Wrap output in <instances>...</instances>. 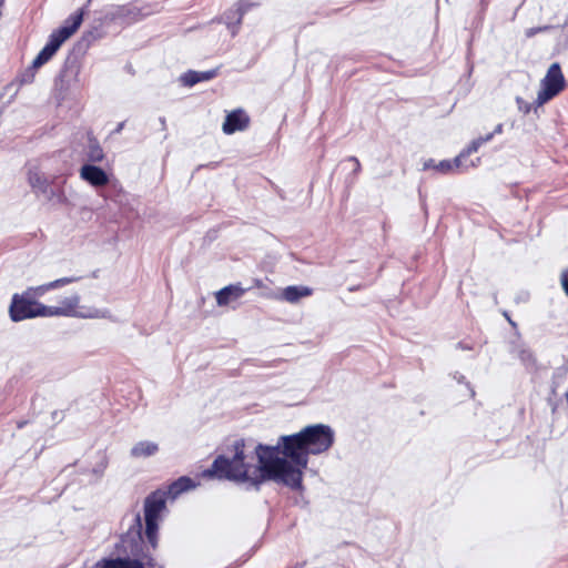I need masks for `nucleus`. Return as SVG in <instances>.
<instances>
[{"label":"nucleus","mask_w":568,"mask_h":568,"mask_svg":"<svg viewBox=\"0 0 568 568\" xmlns=\"http://www.w3.org/2000/svg\"><path fill=\"white\" fill-rule=\"evenodd\" d=\"M334 440L333 428L325 424L308 425L296 434L283 435L276 445L252 446L245 439H237L232 445V456H217L207 473L256 490L266 480L297 490L302 488L308 455L327 452Z\"/></svg>","instance_id":"obj_1"},{"label":"nucleus","mask_w":568,"mask_h":568,"mask_svg":"<svg viewBox=\"0 0 568 568\" xmlns=\"http://www.w3.org/2000/svg\"><path fill=\"white\" fill-rule=\"evenodd\" d=\"M65 316L79 318H110L108 310L80 306V296L72 294L62 298L57 306H49V317Z\"/></svg>","instance_id":"obj_2"},{"label":"nucleus","mask_w":568,"mask_h":568,"mask_svg":"<svg viewBox=\"0 0 568 568\" xmlns=\"http://www.w3.org/2000/svg\"><path fill=\"white\" fill-rule=\"evenodd\" d=\"M9 315L13 322H21L34 317H49V306L32 300L27 293L13 294L9 307Z\"/></svg>","instance_id":"obj_3"},{"label":"nucleus","mask_w":568,"mask_h":568,"mask_svg":"<svg viewBox=\"0 0 568 568\" xmlns=\"http://www.w3.org/2000/svg\"><path fill=\"white\" fill-rule=\"evenodd\" d=\"M165 504V493L161 490L152 493L144 501L145 536L152 547L156 546L158 521Z\"/></svg>","instance_id":"obj_4"},{"label":"nucleus","mask_w":568,"mask_h":568,"mask_svg":"<svg viewBox=\"0 0 568 568\" xmlns=\"http://www.w3.org/2000/svg\"><path fill=\"white\" fill-rule=\"evenodd\" d=\"M565 88V77L558 62L552 63L540 82V90L537 94L536 103L538 106L545 104Z\"/></svg>","instance_id":"obj_5"},{"label":"nucleus","mask_w":568,"mask_h":568,"mask_svg":"<svg viewBox=\"0 0 568 568\" xmlns=\"http://www.w3.org/2000/svg\"><path fill=\"white\" fill-rule=\"evenodd\" d=\"M248 124V115L242 109H237L226 115L222 130L225 134L230 135L237 131H244Z\"/></svg>","instance_id":"obj_6"},{"label":"nucleus","mask_w":568,"mask_h":568,"mask_svg":"<svg viewBox=\"0 0 568 568\" xmlns=\"http://www.w3.org/2000/svg\"><path fill=\"white\" fill-rule=\"evenodd\" d=\"M80 278L75 276H69V277H61L58 280H54L52 282L39 285V286H32L28 287L24 293H27L32 300L42 297L47 292L60 288L62 286H65L68 284H72L78 282Z\"/></svg>","instance_id":"obj_7"},{"label":"nucleus","mask_w":568,"mask_h":568,"mask_svg":"<svg viewBox=\"0 0 568 568\" xmlns=\"http://www.w3.org/2000/svg\"><path fill=\"white\" fill-rule=\"evenodd\" d=\"M83 10H79L74 13H72L63 23L62 27H60L58 30L53 31L52 34L58 39L61 40L63 43L65 40H68L81 26L83 20Z\"/></svg>","instance_id":"obj_8"},{"label":"nucleus","mask_w":568,"mask_h":568,"mask_svg":"<svg viewBox=\"0 0 568 568\" xmlns=\"http://www.w3.org/2000/svg\"><path fill=\"white\" fill-rule=\"evenodd\" d=\"M80 176L92 186H104L109 183L108 174L99 166L84 164L80 169Z\"/></svg>","instance_id":"obj_9"},{"label":"nucleus","mask_w":568,"mask_h":568,"mask_svg":"<svg viewBox=\"0 0 568 568\" xmlns=\"http://www.w3.org/2000/svg\"><path fill=\"white\" fill-rule=\"evenodd\" d=\"M108 14L112 20H120L126 23H131L140 19L141 12L140 9H138L135 6L124 4L112 6Z\"/></svg>","instance_id":"obj_10"},{"label":"nucleus","mask_w":568,"mask_h":568,"mask_svg":"<svg viewBox=\"0 0 568 568\" xmlns=\"http://www.w3.org/2000/svg\"><path fill=\"white\" fill-rule=\"evenodd\" d=\"M62 42L58 40L52 33L49 37L47 44L42 48V50L38 53V55L32 61V68L39 69L44 63H47L54 53L59 50Z\"/></svg>","instance_id":"obj_11"},{"label":"nucleus","mask_w":568,"mask_h":568,"mask_svg":"<svg viewBox=\"0 0 568 568\" xmlns=\"http://www.w3.org/2000/svg\"><path fill=\"white\" fill-rule=\"evenodd\" d=\"M244 1H239L235 8H231L223 14V20L231 31L232 36H235L241 24L242 18L245 13Z\"/></svg>","instance_id":"obj_12"},{"label":"nucleus","mask_w":568,"mask_h":568,"mask_svg":"<svg viewBox=\"0 0 568 568\" xmlns=\"http://www.w3.org/2000/svg\"><path fill=\"white\" fill-rule=\"evenodd\" d=\"M247 290L240 284H232L223 287L215 294L219 306L227 305L230 302L241 298Z\"/></svg>","instance_id":"obj_13"},{"label":"nucleus","mask_w":568,"mask_h":568,"mask_svg":"<svg viewBox=\"0 0 568 568\" xmlns=\"http://www.w3.org/2000/svg\"><path fill=\"white\" fill-rule=\"evenodd\" d=\"M313 290L308 286L291 285L283 290L282 298L291 304H295L301 298L311 296Z\"/></svg>","instance_id":"obj_14"},{"label":"nucleus","mask_w":568,"mask_h":568,"mask_svg":"<svg viewBox=\"0 0 568 568\" xmlns=\"http://www.w3.org/2000/svg\"><path fill=\"white\" fill-rule=\"evenodd\" d=\"M217 72L216 70H209V71H187L184 74L181 75V82L185 87H193L196 83L209 81L216 77Z\"/></svg>","instance_id":"obj_15"},{"label":"nucleus","mask_w":568,"mask_h":568,"mask_svg":"<svg viewBox=\"0 0 568 568\" xmlns=\"http://www.w3.org/2000/svg\"><path fill=\"white\" fill-rule=\"evenodd\" d=\"M159 452V445L150 440H141L134 444L130 450L133 458H145L155 455Z\"/></svg>","instance_id":"obj_16"},{"label":"nucleus","mask_w":568,"mask_h":568,"mask_svg":"<svg viewBox=\"0 0 568 568\" xmlns=\"http://www.w3.org/2000/svg\"><path fill=\"white\" fill-rule=\"evenodd\" d=\"M28 181L32 190L37 193H47L48 191V181L41 174L40 171L34 169H29L28 171Z\"/></svg>","instance_id":"obj_17"},{"label":"nucleus","mask_w":568,"mask_h":568,"mask_svg":"<svg viewBox=\"0 0 568 568\" xmlns=\"http://www.w3.org/2000/svg\"><path fill=\"white\" fill-rule=\"evenodd\" d=\"M195 486V483L190 477L183 476L170 485L168 494L172 498H176L180 494L187 491Z\"/></svg>","instance_id":"obj_18"},{"label":"nucleus","mask_w":568,"mask_h":568,"mask_svg":"<svg viewBox=\"0 0 568 568\" xmlns=\"http://www.w3.org/2000/svg\"><path fill=\"white\" fill-rule=\"evenodd\" d=\"M494 138V133H488L485 136H479L475 139L464 151H462L457 156H460V162L469 156L471 153L477 152V150L486 142H489Z\"/></svg>","instance_id":"obj_19"},{"label":"nucleus","mask_w":568,"mask_h":568,"mask_svg":"<svg viewBox=\"0 0 568 568\" xmlns=\"http://www.w3.org/2000/svg\"><path fill=\"white\" fill-rule=\"evenodd\" d=\"M103 568H144V565L139 560L118 558L105 561Z\"/></svg>","instance_id":"obj_20"},{"label":"nucleus","mask_w":568,"mask_h":568,"mask_svg":"<svg viewBox=\"0 0 568 568\" xmlns=\"http://www.w3.org/2000/svg\"><path fill=\"white\" fill-rule=\"evenodd\" d=\"M462 165H463V163L460 162V156H456L453 161L443 160V161L438 162L436 164V166H434V170H436L443 174H447V173H452V172L456 171Z\"/></svg>","instance_id":"obj_21"},{"label":"nucleus","mask_w":568,"mask_h":568,"mask_svg":"<svg viewBox=\"0 0 568 568\" xmlns=\"http://www.w3.org/2000/svg\"><path fill=\"white\" fill-rule=\"evenodd\" d=\"M87 158L90 162L99 163L104 160V152L98 143H90Z\"/></svg>","instance_id":"obj_22"},{"label":"nucleus","mask_w":568,"mask_h":568,"mask_svg":"<svg viewBox=\"0 0 568 568\" xmlns=\"http://www.w3.org/2000/svg\"><path fill=\"white\" fill-rule=\"evenodd\" d=\"M515 354L517 355V357L523 362V364L529 366V365H534L535 363V357H534V354L532 352L525 347V346H518L514 349Z\"/></svg>","instance_id":"obj_23"},{"label":"nucleus","mask_w":568,"mask_h":568,"mask_svg":"<svg viewBox=\"0 0 568 568\" xmlns=\"http://www.w3.org/2000/svg\"><path fill=\"white\" fill-rule=\"evenodd\" d=\"M550 27L548 26H545V27H539V28H529L526 30V37L527 38H531L534 37L535 34H537L538 32H541V31H545V30H548Z\"/></svg>","instance_id":"obj_24"},{"label":"nucleus","mask_w":568,"mask_h":568,"mask_svg":"<svg viewBox=\"0 0 568 568\" xmlns=\"http://www.w3.org/2000/svg\"><path fill=\"white\" fill-rule=\"evenodd\" d=\"M348 161H351V162H353L355 164L354 165V173H358L361 171V168H362L358 159L355 158V156H349Z\"/></svg>","instance_id":"obj_25"},{"label":"nucleus","mask_w":568,"mask_h":568,"mask_svg":"<svg viewBox=\"0 0 568 568\" xmlns=\"http://www.w3.org/2000/svg\"><path fill=\"white\" fill-rule=\"evenodd\" d=\"M437 163H435L434 160L429 159L427 161L424 162V165H423V169L424 170H430L433 169L434 170V166H436Z\"/></svg>","instance_id":"obj_26"},{"label":"nucleus","mask_w":568,"mask_h":568,"mask_svg":"<svg viewBox=\"0 0 568 568\" xmlns=\"http://www.w3.org/2000/svg\"><path fill=\"white\" fill-rule=\"evenodd\" d=\"M501 132H503V124L499 123L496 125L495 130L491 133H494V135H495V134H500Z\"/></svg>","instance_id":"obj_27"},{"label":"nucleus","mask_w":568,"mask_h":568,"mask_svg":"<svg viewBox=\"0 0 568 568\" xmlns=\"http://www.w3.org/2000/svg\"><path fill=\"white\" fill-rule=\"evenodd\" d=\"M528 300V294L524 293L520 296L517 297V302H526Z\"/></svg>","instance_id":"obj_28"},{"label":"nucleus","mask_w":568,"mask_h":568,"mask_svg":"<svg viewBox=\"0 0 568 568\" xmlns=\"http://www.w3.org/2000/svg\"><path fill=\"white\" fill-rule=\"evenodd\" d=\"M160 123L163 130H166V121L165 118H160Z\"/></svg>","instance_id":"obj_29"},{"label":"nucleus","mask_w":568,"mask_h":568,"mask_svg":"<svg viewBox=\"0 0 568 568\" xmlns=\"http://www.w3.org/2000/svg\"><path fill=\"white\" fill-rule=\"evenodd\" d=\"M503 315L505 316V318H506L507 321L510 318V316H509L508 312H506V311H505V312H503Z\"/></svg>","instance_id":"obj_30"},{"label":"nucleus","mask_w":568,"mask_h":568,"mask_svg":"<svg viewBox=\"0 0 568 568\" xmlns=\"http://www.w3.org/2000/svg\"><path fill=\"white\" fill-rule=\"evenodd\" d=\"M508 323H509L513 327H516V326H517V325H516V323H515L511 318H509V320H508Z\"/></svg>","instance_id":"obj_31"},{"label":"nucleus","mask_w":568,"mask_h":568,"mask_svg":"<svg viewBox=\"0 0 568 568\" xmlns=\"http://www.w3.org/2000/svg\"><path fill=\"white\" fill-rule=\"evenodd\" d=\"M508 323H509L513 327H516V326H517V325H516V323H515L511 318H509V320H508Z\"/></svg>","instance_id":"obj_32"},{"label":"nucleus","mask_w":568,"mask_h":568,"mask_svg":"<svg viewBox=\"0 0 568 568\" xmlns=\"http://www.w3.org/2000/svg\"><path fill=\"white\" fill-rule=\"evenodd\" d=\"M146 566H148L149 568H154V565H153V562H152L151 560H149V561L146 562Z\"/></svg>","instance_id":"obj_33"},{"label":"nucleus","mask_w":568,"mask_h":568,"mask_svg":"<svg viewBox=\"0 0 568 568\" xmlns=\"http://www.w3.org/2000/svg\"><path fill=\"white\" fill-rule=\"evenodd\" d=\"M122 128H123V123H120L118 129H116V132H120L122 130Z\"/></svg>","instance_id":"obj_34"},{"label":"nucleus","mask_w":568,"mask_h":568,"mask_svg":"<svg viewBox=\"0 0 568 568\" xmlns=\"http://www.w3.org/2000/svg\"><path fill=\"white\" fill-rule=\"evenodd\" d=\"M566 398H567V400H568V389H567V393H566Z\"/></svg>","instance_id":"obj_35"},{"label":"nucleus","mask_w":568,"mask_h":568,"mask_svg":"<svg viewBox=\"0 0 568 568\" xmlns=\"http://www.w3.org/2000/svg\"><path fill=\"white\" fill-rule=\"evenodd\" d=\"M566 398H567V400H568V389H567V393H566Z\"/></svg>","instance_id":"obj_36"},{"label":"nucleus","mask_w":568,"mask_h":568,"mask_svg":"<svg viewBox=\"0 0 568 568\" xmlns=\"http://www.w3.org/2000/svg\"><path fill=\"white\" fill-rule=\"evenodd\" d=\"M567 24H568V22H567Z\"/></svg>","instance_id":"obj_37"}]
</instances>
